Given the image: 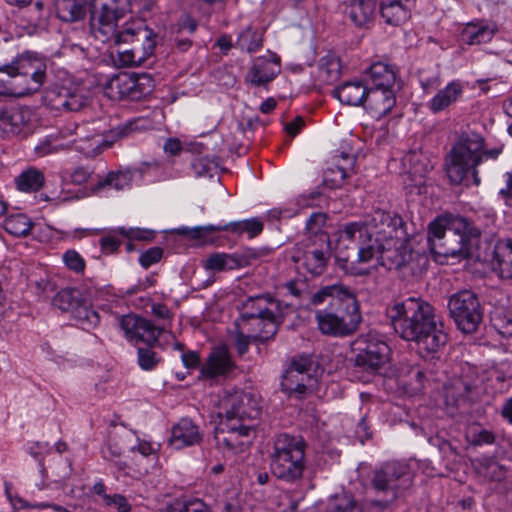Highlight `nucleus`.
I'll return each mask as SVG.
<instances>
[{"label":"nucleus","mask_w":512,"mask_h":512,"mask_svg":"<svg viewBox=\"0 0 512 512\" xmlns=\"http://www.w3.org/2000/svg\"><path fill=\"white\" fill-rule=\"evenodd\" d=\"M340 235L348 241L357 242L351 255L344 256L342 252L337 255L339 265L351 275L366 274L363 264L374 257L379 258L388 249L402 248L408 241L402 217L382 209H375L363 223L345 224Z\"/></svg>","instance_id":"obj_1"},{"label":"nucleus","mask_w":512,"mask_h":512,"mask_svg":"<svg viewBox=\"0 0 512 512\" xmlns=\"http://www.w3.org/2000/svg\"><path fill=\"white\" fill-rule=\"evenodd\" d=\"M386 315L395 333L406 341L414 342L424 357L434 358L448 341L435 309L421 298L409 297L396 302L387 307Z\"/></svg>","instance_id":"obj_2"},{"label":"nucleus","mask_w":512,"mask_h":512,"mask_svg":"<svg viewBox=\"0 0 512 512\" xmlns=\"http://www.w3.org/2000/svg\"><path fill=\"white\" fill-rule=\"evenodd\" d=\"M306 307L314 313L317 328L323 335L349 336L362 320L356 294L341 283L320 287L311 294Z\"/></svg>","instance_id":"obj_3"},{"label":"nucleus","mask_w":512,"mask_h":512,"mask_svg":"<svg viewBox=\"0 0 512 512\" xmlns=\"http://www.w3.org/2000/svg\"><path fill=\"white\" fill-rule=\"evenodd\" d=\"M502 148L485 149V139L475 132L462 133L445 158V172L451 185L479 186L478 166L485 159L495 160Z\"/></svg>","instance_id":"obj_4"},{"label":"nucleus","mask_w":512,"mask_h":512,"mask_svg":"<svg viewBox=\"0 0 512 512\" xmlns=\"http://www.w3.org/2000/svg\"><path fill=\"white\" fill-rule=\"evenodd\" d=\"M481 229L459 215L437 217L428 226L430 250L439 256L456 257L471 255V249L481 235Z\"/></svg>","instance_id":"obj_5"},{"label":"nucleus","mask_w":512,"mask_h":512,"mask_svg":"<svg viewBox=\"0 0 512 512\" xmlns=\"http://www.w3.org/2000/svg\"><path fill=\"white\" fill-rule=\"evenodd\" d=\"M410 466L401 461H388L375 468L370 479L371 489L379 497L370 500V509L382 512L391 507L412 486Z\"/></svg>","instance_id":"obj_6"},{"label":"nucleus","mask_w":512,"mask_h":512,"mask_svg":"<svg viewBox=\"0 0 512 512\" xmlns=\"http://www.w3.org/2000/svg\"><path fill=\"white\" fill-rule=\"evenodd\" d=\"M306 441L302 436L279 433L273 441L270 471L274 477L294 484L303 478L306 470Z\"/></svg>","instance_id":"obj_7"},{"label":"nucleus","mask_w":512,"mask_h":512,"mask_svg":"<svg viewBox=\"0 0 512 512\" xmlns=\"http://www.w3.org/2000/svg\"><path fill=\"white\" fill-rule=\"evenodd\" d=\"M119 61L124 66H141L154 56L158 34L143 24H126L115 33Z\"/></svg>","instance_id":"obj_8"},{"label":"nucleus","mask_w":512,"mask_h":512,"mask_svg":"<svg viewBox=\"0 0 512 512\" xmlns=\"http://www.w3.org/2000/svg\"><path fill=\"white\" fill-rule=\"evenodd\" d=\"M284 313L279 300L270 294L248 297L241 307L240 317L237 321L246 324L253 321V326L259 328L255 340L264 343L272 339L283 322Z\"/></svg>","instance_id":"obj_9"},{"label":"nucleus","mask_w":512,"mask_h":512,"mask_svg":"<svg viewBox=\"0 0 512 512\" xmlns=\"http://www.w3.org/2000/svg\"><path fill=\"white\" fill-rule=\"evenodd\" d=\"M151 314L155 322L132 313L121 316L119 325L130 344L138 345L140 342L159 343L160 335L171 328L174 313L166 304L153 302L151 304Z\"/></svg>","instance_id":"obj_10"},{"label":"nucleus","mask_w":512,"mask_h":512,"mask_svg":"<svg viewBox=\"0 0 512 512\" xmlns=\"http://www.w3.org/2000/svg\"><path fill=\"white\" fill-rule=\"evenodd\" d=\"M53 305L68 313L75 325L82 330H93L100 323L99 313L93 307L91 299L79 288H62L54 296Z\"/></svg>","instance_id":"obj_11"},{"label":"nucleus","mask_w":512,"mask_h":512,"mask_svg":"<svg viewBox=\"0 0 512 512\" xmlns=\"http://www.w3.org/2000/svg\"><path fill=\"white\" fill-rule=\"evenodd\" d=\"M449 316L465 334L476 332L483 321L484 308L478 295L468 289L453 293L447 303Z\"/></svg>","instance_id":"obj_12"},{"label":"nucleus","mask_w":512,"mask_h":512,"mask_svg":"<svg viewBox=\"0 0 512 512\" xmlns=\"http://www.w3.org/2000/svg\"><path fill=\"white\" fill-rule=\"evenodd\" d=\"M379 261L388 270H395L403 280L412 282L420 279L426 272L429 264L428 258L419 252L414 251L409 240L402 245V248L395 247L381 254Z\"/></svg>","instance_id":"obj_13"},{"label":"nucleus","mask_w":512,"mask_h":512,"mask_svg":"<svg viewBox=\"0 0 512 512\" xmlns=\"http://www.w3.org/2000/svg\"><path fill=\"white\" fill-rule=\"evenodd\" d=\"M353 349L355 365L372 374L378 373L390 361L391 349L376 333L359 335L353 342Z\"/></svg>","instance_id":"obj_14"},{"label":"nucleus","mask_w":512,"mask_h":512,"mask_svg":"<svg viewBox=\"0 0 512 512\" xmlns=\"http://www.w3.org/2000/svg\"><path fill=\"white\" fill-rule=\"evenodd\" d=\"M313 359L300 354L291 358L281 379V390L291 399L302 400L309 394L308 384L312 381Z\"/></svg>","instance_id":"obj_15"},{"label":"nucleus","mask_w":512,"mask_h":512,"mask_svg":"<svg viewBox=\"0 0 512 512\" xmlns=\"http://www.w3.org/2000/svg\"><path fill=\"white\" fill-rule=\"evenodd\" d=\"M330 258L329 235H321L320 242L303 239L293 248L292 260L302 265L313 276L322 275Z\"/></svg>","instance_id":"obj_16"},{"label":"nucleus","mask_w":512,"mask_h":512,"mask_svg":"<svg viewBox=\"0 0 512 512\" xmlns=\"http://www.w3.org/2000/svg\"><path fill=\"white\" fill-rule=\"evenodd\" d=\"M217 414L221 422L244 423L246 419L256 418L259 410L250 393L225 391L219 399Z\"/></svg>","instance_id":"obj_17"},{"label":"nucleus","mask_w":512,"mask_h":512,"mask_svg":"<svg viewBox=\"0 0 512 512\" xmlns=\"http://www.w3.org/2000/svg\"><path fill=\"white\" fill-rule=\"evenodd\" d=\"M110 87L120 100L139 101L152 93L154 79L148 73H120L111 80Z\"/></svg>","instance_id":"obj_18"},{"label":"nucleus","mask_w":512,"mask_h":512,"mask_svg":"<svg viewBox=\"0 0 512 512\" xmlns=\"http://www.w3.org/2000/svg\"><path fill=\"white\" fill-rule=\"evenodd\" d=\"M168 1L180 10L170 27V39L179 52H187L192 46V0Z\"/></svg>","instance_id":"obj_19"},{"label":"nucleus","mask_w":512,"mask_h":512,"mask_svg":"<svg viewBox=\"0 0 512 512\" xmlns=\"http://www.w3.org/2000/svg\"><path fill=\"white\" fill-rule=\"evenodd\" d=\"M251 432V426L245 423L220 422L215 438L218 446L232 453H240L250 444Z\"/></svg>","instance_id":"obj_20"},{"label":"nucleus","mask_w":512,"mask_h":512,"mask_svg":"<svg viewBox=\"0 0 512 512\" xmlns=\"http://www.w3.org/2000/svg\"><path fill=\"white\" fill-rule=\"evenodd\" d=\"M137 169L130 167L111 170L92 185L91 190L100 197H108L112 191L120 192L130 189Z\"/></svg>","instance_id":"obj_21"},{"label":"nucleus","mask_w":512,"mask_h":512,"mask_svg":"<svg viewBox=\"0 0 512 512\" xmlns=\"http://www.w3.org/2000/svg\"><path fill=\"white\" fill-rule=\"evenodd\" d=\"M10 71H20L32 79L44 84L47 74L46 59L34 51H24L18 54L10 63L6 64Z\"/></svg>","instance_id":"obj_22"},{"label":"nucleus","mask_w":512,"mask_h":512,"mask_svg":"<svg viewBox=\"0 0 512 512\" xmlns=\"http://www.w3.org/2000/svg\"><path fill=\"white\" fill-rule=\"evenodd\" d=\"M280 71V58L277 55L258 57L249 68L245 80L253 86H266L276 78Z\"/></svg>","instance_id":"obj_23"},{"label":"nucleus","mask_w":512,"mask_h":512,"mask_svg":"<svg viewBox=\"0 0 512 512\" xmlns=\"http://www.w3.org/2000/svg\"><path fill=\"white\" fill-rule=\"evenodd\" d=\"M478 395V388L463 379H456L445 387V402L448 407L465 408L467 404L476 401Z\"/></svg>","instance_id":"obj_24"},{"label":"nucleus","mask_w":512,"mask_h":512,"mask_svg":"<svg viewBox=\"0 0 512 512\" xmlns=\"http://www.w3.org/2000/svg\"><path fill=\"white\" fill-rule=\"evenodd\" d=\"M396 98L393 89L370 87L364 104L365 109L375 119L385 117L395 106Z\"/></svg>","instance_id":"obj_25"},{"label":"nucleus","mask_w":512,"mask_h":512,"mask_svg":"<svg viewBox=\"0 0 512 512\" xmlns=\"http://www.w3.org/2000/svg\"><path fill=\"white\" fill-rule=\"evenodd\" d=\"M235 364L231 359L227 346L222 345L213 349L205 365L201 368V375L207 378L226 376L232 372Z\"/></svg>","instance_id":"obj_26"},{"label":"nucleus","mask_w":512,"mask_h":512,"mask_svg":"<svg viewBox=\"0 0 512 512\" xmlns=\"http://www.w3.org/2000/svg\"><path fill=\"white\" fill-rule=\"evenodd\" d=\"M45 100L52 110L78 111L84 101L80 95L65 86H56L46 93Z\"/></svg>","instance_id":"obj_27"},{"label":"nucleus","mask_w":512,"mask_h":512,"mask_svg":"<svg viewBox=\"0 0 512 512\" xmlns=\"http://www.w3.org/2000/svg\"><path fill=\"white\" fill-rule=\"evenodd\" d=\"M355 157L341 152L335 156V163L324 172V182L331 188H339L345 179L353 172Z\"/></svg>","instance_id":"obj_28"},{"label":"nucleus","mask_w":512,"mask_h":512,"mask_svg":"<svg viewBox=\"0 0 512 512\" xmlns=\"http://www.w3.org/2000/svg\"><path fill=\"white\" fill-rule=\"evenodd\" d=\"M27 113L20 108L0 109V137L19 135L27 123Z\"/></svg>","instance_id":"obj_29"},{"label":"nucleus","mask_w":512,"mask_h":512,"mask_svg":"<svg viewBox=\"0 0 512 512\" xmlns=\"http://www.w3.org/2000/svg\"><path fill=\"white\" fill-rule=\"evenodd\" d=\"M493 265L503 280H512V239H499L493 250Z\"/></svg>","instance_id":"obj_30"},{"label":"nucleus","mask_w":512,"mask_h":512,"mask_svg":"<svg viewBox=\"0 0 512 512\" xmlns=\"http://www.w3.org/2000/svg\"><path fill=\"white\" fill-rule=\"evenodd\" d=\"M368 90L369 88L363 82L353 81L346 82L334 89L333 95L345 105L364 106Z\"/></svg>","instance_id":"obj_31"},{"label":"nucleus","mask_w":512,"mask_h":512,"mask_svg":"<svg viewBox=\"0 0 512 512\" xmlns=\"http://www.w3.org/2000/svg\"><path fill=\"white\" fill-rule=\"evenodd\" d=\"M376 0H351L345 14L358 27H365L374 19Z\"/></svg>","instance_id":"obj_32"},{"label":"nucleus","mask_w":512,"mask_h":512,"mask_svg":"<svg viewBox=\"0 0 512 512\" xmlns=\"http://www.w3.org/2000/svg\"><path fill=\"white\" fill-rule=\"evenodd\" d=\"M144 120L141 118H133L126 121L125 123L119 124L116 127L111 128L103 135V139L100 146L104 149L110 148L117 141L130 137L135 132L140 131L144 128Z\"/></svg>","instance_id":"obj_33"},{"label":"nucleus","mask_w":512,"mask_h":512,"mask_svg":"<svg viewBox=\"0 0 512 512\" xmlns=\"http://www.w3.org/2000/svg\"><path fill=\"white\" fill-rule=\"evenodd\" d=\"M463 88L459 82L453 81L445 88L438 91V93L428 102L427 106L433 113H439L461 97Z\"/></svg>","instance_id":"obj_34"},{"label":"nucleus","mask_w":512,"mask_h":512,"mask_svg":"<svg viewBox=\"0 0 512 512\" xmlns=\"http://www.w3.org/2000/svg\"><path fill=\"white\" fill-rule=\"evenodd\" d=\"M89 7L88 0H61L57 6V17L66 23L85 19Z\"/></svg>","instance_id":"obj_35"},{"label":"nucleus","mask_w":512,"mask_h":512,"mask_svg":"<svg viewBox=\"0 0 512 512\" xmlns=\"http://www.w3.org/2000/svg\"><path fill=\"white\" fill-rule=\"evenodd\" d=\"M380 15L392 26L403 24L410 17V11L401 0H385L380 3Z\"/></svg>","instance_id":"obj_36"},{"label":"nucleus","mask_w":512,"mask_h":512,"mask_svg":"<svg viewBox=\"0 0 512 512\" xmlns=\"http://www.w3.org/2000/svg\"><path fill=\"white\" fill-rule=\"evenodd\" d=\"M371 87L379 89H393L396 81V72L384 62L373 63L368 70Z\"/></svg>","instance_id":"obj_37"},{"label":"nucleus","mask_w":512,"mask_h":512,"mask_svg":"<svg viewBox=\"0 0 512 512\" xmlns=\"http://www.w3.org/2000/svg\"><path fill=\"white\" fill-rule=\"evenodd\" d=\"M494 35V30L484 22L468 23L461 32V39L468 45H479L489 42Z\"/></svg>","instance_id":"obj_38"},{"label":"nucleus","mask_w":512,"mask_h":512,"mask_svg":"<svg viewBox=\"0 0 512 512\" xmlns=\"http://www.w3.org/2000/svg\"><path fill=\"white\" fill-rule=\"evenodd\" d=\"M264 30L251 25L239 32L235 47L247 53H254L263 46Z\"/></svg>","instance_id":"obj_39"},{"label":"nucleus","mask_w":512,"mask_h":512,"mask_svg":"<svg viewBox=\"0 0 512 512\" xmlns=\"http://www.w3.org/2000/svg\"><path fill=\"white\" fill-rule=\"evenodd\" d=\"M13 98H22L38 92L43 84L20 71H10Z\"/></svg>","instance_id":"obj_40"},{"label":"nucleus","mask_w":512,"mask_h":512,"mask_svg":"<svg viewBox=\"0 0 512 512\" xmlns=\"http://www.w3.org/2000/svg\"><path fill=\"white\" fill-rule=\"evenodd\" d=\"M15 183L17 189L21 192H37L44 186L45 176L41 170L29 167L19 174Z\"/></svg>","instance_id":"obj_41"},{"label":"nucleus","mask_w":512,"mask_h":512,"mask_svg":"<svg viewBox=\"0 0 512 512\" xmlns=\"http://www.w3.org/2000/svg\"><path fill=\"white\" fill-rule=\"evenodd\" d=\"M169 443L175 449H182L192 445L191 418H183L172 427Z\"/></svg>","instance_id":"obj_42"},{"label":"nucleus","mask_w":512,"mask_h":512,"mask_svg":"<svg viewBox=\"0 0 512 512\" xmlns=\"http://www.w3.org/2000/svg\"><path fill=\"white\" fill-rule=\"evenodd\" d=\"M33 222L24 213H15L7 216L3 227L7 233L14 237H26L31 233Z\"/></svg>","instance_id":"obj_43"},{"label":"nucleus","mask_w":512,"mask_h":512,"mask_svg":"<svg viewBox=\"0 0 512 512\" xmlns=\"http://www.w3.org/2000/svg\"><path fill=\"white\" fill-rule=\"evenodd\" d=\"M24 449L38 463L39 473L42 478L44 480L49 479L50 475L44 465V459L51 451L50 444L46 441H28Z\"/></svg>","instance_id":"obj_44"},{"label":"nucleus","mask_w":512,"mask_h":512,"mask_svg":"<svg viewBox=\"0 0 512 512\" xmlns=\"http://www.w3.org/2000/svg\"><path fill=\"white\" fill-rule=\"evenodd\" d=\"M340 71L339 60L334 55H327L319 61L317 77L325 84H332L339 78Z\"/></svg>","instance_id":"obj_45"},{"label":"nucleus","mask_w":512,"mask_h":512,"mask_svg":"<svg viewBox=\"0 0 512 512\" xmlns=\"http://www.w3.org/2000/svg\"><path fill=\"white\" fill-rule=\"evenodd\" d=\"M240 266L241 261L237 256L226 253L211 254L204 263L207 270L213 271L233 270Z\"/></svg>","instance_id":"obj_46"},{"label":"nucleus","mask_w":512,"mask_h":512,"mask_svg":"<svg viewBox=\"0 0 512 512\" xmlns=\"http://www.w3.org/2000/svg\"><path fill=\"white\" fill-rule=\"evenodd\" d=\"M157 343L148 344L147 342H140L137 347V363L143 371L154 370L161 358L153 350Z\"/></svg>","instance_id":"obj_47"},{"label":"nucleus","mask_w":512,"mask_h":512,"mask_svg":"<svg viewBox=\"0 0 512 512\" xmlns=\"http://www.w3.org/2000/svg\"><path fill=\"white\" fill-rule=\"evenodd\" d=\"M327 221V214L323 212H314L306 221L305 238L312 241L320 242L321 235H328L323 228Z\"/></svg>","instance_id":"obj_48"},{"label":"nucleus","mask_w":512,"mask_h":512,"mask_svg":"<svg viewBox=\"0 0 512 512\" xmlns=\"http://www.w3.org/2000/svg\"><path fill=\"white\" fill-rule=\"evenodd\" d=\"M263 223L258 218H251L242 221L230 222L224 225L226 231L242 234L246 232L250 238L259 235L263 230Z\"/></svg>","instance_id":"obj_49"},{"label":"nucleus","mask_w":512,"mask_h":512,"mask_svg":"<svg viewBox=\"0 0 512 512\" xmlns=\"http://www.w3.org/2000/svg\"><path fill=\"white\" fill-rule=\"evenodd\" d=\"M226 231L224 225L194 226V246H205L215 243L219 233Z\"/></svg>","instance_id":"obj_50"},{"label":"nucleus","mask_w":512,"mask_h":512,"mask_svg":"<svg viewBox=\"0 0 512 512\" xmlns=\"http://www.w3.org/2000/svg\"><path fill=\"white\" fill-rule=\"evenodd\" d=\"M234 325H235V328L233 331H231L233 343L237 350L238 355L243 356L244 354H246L248 352L249 346H250V343L252 340L255 342H261V341L255 340V338H254L255 335H246L244 333L243 326L245 324H242L241 322L236 320Z\"/></svg>","instance_id":"obj_51"},{"label":"nucleus","mask_w":512,"mask_h":512,"mask_svg":"<svg viewBox=\"0 0 512 512\" xmlns=\"http://www.w3.org/2000/svg\"><path fill=\"white\" fill-rule=\"evenodd\" d=\"M118 232L127 240L151 242L156 237V231L139 227H118Z\"/></svg>","instance_id":"obj_52"},{"label":"nucleus","mask_w":512,"mask_h":512,"mask_svg":"<svg viewBox=\"0 0 512 512\" xmlns=\"http://www.w3.org/2000/svg\"><path fill=\"white\" fill-rule=\"evenodd\" d=\"M491 322L501 334L512 336V315L503 308H495L491 312Z\"/></svg>","instance_id":"obj_53"},{"label":"nucleus","mask_w":512,"mask_h":512,"mask_svg":"<svg viewBox=\"0 0 512 512\" xmlns=\"http://www.w3.org/2000/svg\"><path fill=\"white\" fill-rule=\"evenodd\" d=\"M468 441L474 446L490 445L496 440V435L480 426L471 427L467 432Z\"/></svg>","instance_id":"obj_54"},{"label":"nucleus","mask_w":512,"mask_h":512,"mask_svg":"<svg viewBox=\"0 0 512 512\" xmlns=\"http://www.w3.org/2000/svg\"><path fill=\"white\" fill-rule=\"evenodd\" d=\"M118 228L110 231L99 239V247L104 255H111L118 251L122 245Z\"/></svg>","instance_id":"obj_55"},{"label":"nucleus","mask_w":512,"mask_h":512,"mask_svg":"<svg viewBox=\"0 0 512 512\" xmlns=\"http://www.w3.org/2000/svg\"><path fill=\"white\" fill-rule=\"evenodd\" d=\"M216 163L213 158L208 155L194 159V171L198 176L208 175L214 184L218 183V179L214 177L216 172Z\"/></svg>","instance_id":"obj_56"},{"label":"nucleus","mask_w":512,"mask_h":512,"mask_svg":"<svg viewBox=\"0 0 512 512\" xmlns=\"http://www.w3.org/2000/svg\"><path fill=\"white\" fill-rule=\"evenodd\" d=\"M65 266L75 274H83L86 268V261L75 249L67 250L62 256Z\"/></svg>","instance_id":"obj_57"},{"label":"nucleus","mask_w":512,"mask_h":512,"mask_svg":"<svg viewBox=\"0 0 512 512\" xmlns=\"http://www.w3.org/2000/svg\"><path fill=\"white\" fill-rule=\"evenodd\" d=\"M480 473L482 476L490 481H502L506 477V469L503 465L496 461H486L480 466Z\"/></svg>","instance_id":"obj_58"},{"label":"nucleus","mask_w":512,"mask_h":512,"mask_svg":"<svg viewBox=\"0 0 512 512\" xmlns=\"http://www.w3.org/2000/svg\"><path fill=\"white\" fill-rule=\"evenodd\" d=\"M287 292L300 300L310 298L314 292L310 291L309 284L306 279L298 278L290 280L285 284Z\"/></svg>","instance_id":"obj_59"},{"label":"nucleus","mask_w":512,"mask_h":512,"mask_svg":"<svg viewBox=\"0 0 512 512\" xmlns=\"http://www.w3.org/2000/svg\"><path fill=\"white\" fill-rule=\"evenodd\" d=\"M58 136L50 134L39 139L34 150L38 157H45L58 151Z\"/></svg>","instance_id":"obj_60"},{"label":"nucleus","mask_w":512,"mask_h":512,"mask_svg":"<svg viewBox=\"0 0 512 512\" xmlns=\"http://www.w3.org/2000/svg\"><path fill=\"white\" fill-rule=\"evenodd\" d=\"M329 512H363L362 507L351 496L337 497Z\"/></svg>","instance_id":"obj_61"},{"label":"nucleus","mask_w":512,"mask_h":512,"mask_svg":"<svg viewBox=\"0 0 512 512\" xmlns=\"http://www.w3.org/2000/svg\"><path fill=\"white\" fill-rule=\"evenodd\" d=\"M164 255V250L160 246L150 247L147 250L143 251L139 256V264L144 268L148 269L154 264H157L161 261Z\"/></svg>","instance_id":"obj_62"},{"label":"nucleus","mask_w":512,"mask_h":512,"mask_svg":"<svg viewBox=\"0 0 512 512\" xmlns=\"http://www.w3.org/2000/svg\"><path fill=\"white\" fill-rule=\"evenodd\" d=\"M106 499L107 500L104 503V506L113 508L117 512H131L132 505L126 496L115 493L111 494L109 497H106Z\"/></svg>","instance_id":"obj_63"},{"label":"nucleus","mask_w":512,"mask_h":512,"mask_svg":"<svg viewBox=\"0 0 512 512\" xmlns=\"http://www.w3.org/2000/svg\"><path fill=\"white\" fill-rule=\"evenodd\" d=\"M0 97H13L10 69L0 65Z\"/></svg>","instance_id":"obj_64"}]
</instances>
